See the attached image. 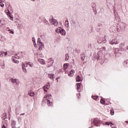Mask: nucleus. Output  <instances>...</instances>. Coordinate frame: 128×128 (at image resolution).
I'll list each match as a JSON object with an SVG mask.
<instances>
[{
    "instance_id": "26",
    "label": "nucleus",
    "mask_w": 128,
    "mask_h": 128,
    "mask_svg": "<svg viewBox=\"0 0 128 128\" xmlns=\"http://www.w3.org/2000/svg\"><path fill=\"white\" fill-rule=\"evenodd\" d=\"M80 84L81 83H78L76 84L77 90H80Z\"/></svg>"
},
{
    "instance_id": "40",
    "label": "nucleus",
    "mask_w": 128,
    "mask_h": 128,
    "mask_svg": "<svg viewBox=\"0 0 128 128\" xmlns=\"http://www.w3.org/2000/svg\"><path fill=\"white\" fill-rule=\"evenodd\" d=\"M128 64V61H126L124 62V64Z\"/></svg>"
},
{
    "instance_id": "33",
    "label": "nucleus",
    "mask_w": 128,
    "mask_h": 128,
    "mask_svg": "<svg viewBox=\"0 0 128 128\" xmlns=\"http://www.w3.org/2000/svg\"><path fill=\"white\" fill-rule=\"evenodd\" d=\"M106 124V126H110V124H112V122H106L105 123Z\"/></svg>"
},
{
    "instance_id": "17",
    "label": "nucleus",
    "mask_w": 128,
    "mask_h": 128,
    "mask_svg": "<svg viewBox=\"0 0 128 128\" xmlns=\"http://www.w3.org/2000/svg\"><path fill=\"white\" fill-rule=\"evenodd\" d=\"M19 54H20L21 56L24 57L26 56V52H20Z\"/></svg>"
},
{
    "instance_id": "5",
    "label": "nucleus",
    "mask_w": 128,
    "mask_h": 128,
    "mask_svg": "<svg viewBox=\"0 0 128 128\" xmlns=\"http://www.w3.org/2000/svg\"><path fill=\"white\" fill-rule=\"evenodd\" d=\"M92 124H94L96 126H98V122H100V121L98 120V118H94L92 120Z\"/></svg>"
},
{
    "instance_id": "19",
    "label": "nucleus",
    "mask_w": 128,
    "mask_h": 128,
    "mask_svg": "<svg viewBox=\"0 0 128 128\" xmlns=\"http://www.w3.org/2000/svg\"><path fill=\"white\" fill-rule=\"evenodd\" d=\"M0 6L1 8H4V4L2 2V0H0Z\"/></svg>"
},
{
    "instance_id": "21",
    "label": "nucleus",
    "mask_w": 128,
    "mask_h": 128,
    "mask_svg": "<svg viewBox=\"0 0 128 128\" xmlns=\"http://www.w3.org/2000/svg\"><path fill=\"white\" fill-rule=\"evenodd\" d=\"M65 26L66 28H68V20H66L65 21Z\"/></svg>"
},
{
    "instance_id": "36",
    "label": "nucleus",
    "mask_w": 128,
    "mask_h": 128,
    "mask_svg": "<svg viewBox=\"0 0 128 128\" xmlns=\"http://www.w3.org/2000/svg\"><path fill=\"white\" fill-rule=\"evenodd\" d=\"M32 40L34 42H36V38H32Z\"/></svg>"
},
{
    "instance_id": "29",
    "label": "nucleus",
    "mask_w": 128,
    "mask_h": 128,
    "mask_svg": "<svg viewBox=\"0 0 128 128\" xmlns=\"http://www.w3.org/2000/svg\"><path fill=\"white\" fill-rule=\"evenodd\" d=\"M100 102L102 104H104L105 102H106V100H102V99L100 100Z\"/></svg>"
},
{
    "instance_id": "12",
    "label": "nucleus",
    "mask_w": 128,
    "mask_h": 128,
    "mask_svg": "<svg viewBox=\"0 0 128 128\" xmlns=\"http://www.w3.org/2000/svg\"><path fill=\"white\" fill-rule=\"evenodd\" d=\"M16 121H14V120H12L11 124H12V128H14V126H16Z\"/></svg>"
},
{
    "instance_id": "46",
    "label": "nucleus",
    "mask_w": 128,
    "mask_h": 128,
    "mask_svg": "<svg viewBox=\"0 0 128 128\" xmlns=\"http://www.w3.org/2000/svg\"><path fill=\"white\" fill-rule=\"evenodd\" d=\"M112 128H116L114 126V127L112 126Z\"/></svg>"
},
{
    "instance_id": "44",
    "label": "nucleus",
    "mask_w": 128,
    "mask_h": 128,
    "mask_svg": "<svg viewBox=\"0 0 128 128\" xmlns=\"http://www.w3.org/2000/svg\"><path fill=\"white\" fill-rule=\"evenodd\" d=\"M126 124H128V121H126Z\"/></svg>"
},
{
    "instance_id": "38",
    "label": "nucleus",
    "mask_w": 128,
    "mask_h": 128,
    "mask_svg": "<svg viewBox=\"0 0 128 128\" xmlns=\"http://www.w3.org/2000/svg\"><path fill=\"white\" fill-rule=\"evenodd\" d=\"M4 56H8L7 52H4Z\"/></svg>"
},
{
    "instance_id": "22",
    "label": "nucleus",
    "mask_w": 128,
    "mask_h": 128,
    "mask_svg": "<svg viewBox=\"0 0 128 128\" xmlns=\"http://www.w3.org/2000/svg\"><path fill=\"white\" fill-rule=\"evenodd\" d=\"M68 68V64H64V70H66V68Z\"/></svg>"
},
{
    "instance_id": "14",
    "label": "nucleus",
    "mask_w": 128,
    "mask_h": 128,
    "mask_svg": "<svg viewBox=\"0 0 128 128\" xmlns=\"http://www.w3.org/2000/svg\"><path fill=\"white\" fill-rule=\"evenodd\" d=\"M16 57H13L12 60H14V62H15V64H18V60H16Z\"/></svg>"
},
{
    "instance_id": "25",
    "label": "nucleus",
    "mask_w": 128,
    "mask_h": 128,
    "mask_svg": "<svg viewBox=\"0 0 128 128\" xmlns=\"http://www.w3.org/2000/svg\"><path fill=\"white\" fill-rule=\"evenodd\" d=\"M110 113L112 116H114V109H110Z\"/></svg>"
},
{
    "instance_id": "9",
    "label": "nucleus",
    "mask_w": 128,
    "mask_h": 128,
    "mask_svg": "<svg viewBox=\"0 0 128 128\" xmlns=\"http://www.w3.org/2000/svg\"><path fill=\"white\" fill-rule=\"evenodd\" d=\"M28 94L30 96H34V92L32 90H30L28 91Z\"/></svg>"
},
{
    "instance_id": "39",
    "label": "nucleus",
    "mask_w": 128,
    "mask_h": 128,
    "mask_svg": "<svg viewBox=\"0 0 128 128\" xmlns=\"http://www.w3.org/2000/svg\"><path fill=\"white\" fill-rule=\"evenodd\" d=\"M98 26H100V27L102 26V24H98Z\"/></svg>"
},
{
    "instance_id": "30",
    "label": "nucleus",
    "mask_w": 128,
    "mask_h": 128,
    "mask_svg": "<svg viewBox=\"0 0 128 128\" xmlns=\"http://www.w3.org/2000/svg\"><path fill=\"white\" fill-rule=\"evenodd\" d=\"M44 48V46H40L38 48V50H42V48Z\"/></svg>"
},
{
    "instance_id": "15",
    "label": "nucleus",
    "mask_w": 128,
    "mask_h": 128,
    "mask_svg": "<svg viewBox=\"0 0 128 128\" xmlns=\"http://www.w3.org/2000/svg\"><path fill=\"white\" fill-rule=\"evenodd\" d=\"M65 60L68 61V60L69 58H70V56H68V54H66L65 55Z\"/></svg>"
},
{
    "instance_id": "23",
    "label": "nucleus",
    "mask_w": 128,
    "mask_h": 128,
    "mask_svg": "<svg viewBox=\"0 0 128 128\" xmlns=\"http://www.w3.org/2000/svg\"><path fill=\"white\" fill-rule=\"evenodd\" d=\"M0 40L1 42H4V40H6V38L1 36H0Z\"/></svg>"
},
{
    "instance_id": "27",
    "label": "nucleus",
    "mask_w": 128,
    "mask_h": 128,
    "mask_svg": "<svg viewBox=\"0 0 128 128\" xmlns=\"http://www.w3.org/2000/svg\"><path fill=\"white\" fill-rule=\"evenodd\" d=\"M22 70H23V72H24L25 74H26V72H26V67H24V66H22Z\"/></svg>"
},
{
    "instance_id": "4",
    "label": "nucleus",
    "mask_w": 128,
    "mask_h": 128,
    "mask_svg": "<svg viewBox=\"0 0 128 128\" xmlns=\"http://www.w3.org/2000/svg\"><path fill=\"white\" fill-rule=\"evenodd\" d=\"M38 44L40 46H44V44L42 42L40 38H38Z\"/></svg>"
},
{
    "instance_id": "47",
    "label": "nucleus",
    "mask_w": 128,
    "mask_h": 128,
    "mask_svg": "<svg viewBox=\"0 0 128 128\" xmlns=\"http://www.w3.org/2000/svg\"><path fill=\"white\" fill-rule=\"evenodd\" d=\"M32 0L33 2H34V0Z\"/></svg>"
},
{
    "instance_id": "18",
    "label": "nucleus",
    "mask_w": 128,
    "mask_h": 128,
    "mask_svg": "<svg viewBox=\"0 0 128 128\" xmlns=\"http://www.w3.org/2000/svg\"><path fill=\"white\" fill-rule=\"evenodd\" d=\"M28 66H30V68L34 67V63L32 62H28Z\"/></svg>"
},
{
    "instance_id": "42",
    "label": "nucleus",
    "mask_w": 128,
    "mask_h": 128,
    "mask_svg": "<svg viewBox=\"0 0 128 128\" xmlns=\"http://www.w3.org/2000/svg\"><path fill=\"white\" fill-rule=\"evenodd\" d=\"M20 116H24V113L21 114Z\"/></svg>"
},
{
    "instance_id": "3",
    "label": "nucleus",
    "mask_w": 128,
    "mask_h": 128,
    "mask_svg": "<svg viewBox=\"0 0 128 128\" xmlns=\"http://www.w3.org/2000/svg\"><path fill=\"white\" fill-rule=\"evenodd\" d=\"M50 22L52 26H56L58 24V21L54 19V18L50 20Z\"/></svg>"
},
{
    "instance_id": "41",
    "label": "nucleus",
    "mask_w": 128,
    "mask_h": 128,
    "mask_svg": "<svg viewBox=\"0 0 128 128\" xmlns=\"http://www.w3.org/2000/svg\"><path fill=\"white\" fill-rule=\"evenodd\" d=\"M2 128H6V127L4 125H2Z\"/></svg>"
},
{
    "instance_id": "37",
    "label": "nucleus",
    "mask_w": 128,
    "mask_h": 128,
    "mask_svg": "<svg viewBox=\"0 0 128 128\" xmlns=\"http://www.w3.org/2000/svg\"><path fill=\"white\" fill-rule=\"evenodd\" d=\"M34 46L35 48H36V42H34Z\"/></svg>"
},
{
    "instance_id": "34",
    "label": "nucleus",
    "mask_w": 128,
    "mask_h": 128,
    "mask_svg": "<svg viewBox=\"0 0 128 128\" xmlns=\"http://www.w3.org/2000/svg\"><path fill=\"white\" fill-rule=\"evenodd\" d=\"M98 96H92V98L93 100H96V98H98Z\"/></svg>"
},
{
    "instance_id": "43",
    "label": "nucleus",
    "mask_w": 128,
    "mask_h": 128,
    "mask_svg": "<svg viewBox=\"0 0 128 128\" xmlns=\"http://www.w3.org/2000/svg\"><path fill=\"white\" fill-rule=\"evenodd\" d=\"M82 60H84V58H82Z\"/></svg>"
},
{
    "instance_id": "49",
    "label": "nucleus",
    "mask_w": 128,
    "mask_h": 128,
    "mask_svg": "<svg viewBox=\"0 0 128 128\" xmlns=\"http://www.w3.org/2000/svg\"><path fill=\"white\" fill-rule=\"evenodd\" d=\"M56 80H58V78H56Z\"/></svg>"
},
{
    "instance_id": "45",
    "label": "nucleus",
    "mask_w": 128,
    "mask_h": 128,
    "mask_svg": "<svg viewBox=\"0 0 128 128\" xmlns=\"http://www.w3.org/2000/svg\"><path fill=\"white\" fill-rule=\"evenodd\" d=\"M2 20H0V22L2 24Z\"/></svg>"
},
{
    "instance_id": "11",
    "label": "nucleus",
    "mask_w": 128,
    "mask_h": 128,
    "mask_svg": "<svg viewBox=\"0 0 128 128\" xmlns=\"http://www.w3.org/2000/svg\"><path fill=\"white\" fill-rule=\"evenodd\" d=\"M48 78H50V80H54V74H49L48 75Z\"/></svg>"
},
{
    "instance_id": "13",
    "label": "nucleus",
    "mask_w": 128,
    "mask_h": 128,
    "mask_svg": "<svg viewBox=\"0 0 128 128\" xmlns=\"http://www.w3.org/2000/svg\"><path fill=\"white\" fill-rule=\"evenodd\" d=\"M28 62H25L24 63H22V67L24 66V68H26L28 66Z\"/></svg>"
},
{
    "instance_id": "6",
    "label": "nucleus",
    "mask_w": 128,
    "mask_h": 128,
    "mask_svg": "<svg viewBox=\"0 0 128 128\" xmlns=\"http://www.w3.org/2000/svg\"><path fill=\"white\" fill-rule=\"evenodd\" d=\"M74 70H72L68 72V76H74Z\"/></svg>"
},
{
    "instance_id": "8",
    "label": "nucleus",
    "mask_w": 128,
    "mask_h": 128,
    "mask_svg": "<svg viewBox=\"0 0 128 128\" xmlns=\"http://www.w3.org/2000/svg\"><path fill=\"white\" fill-rule=\"evenodd\" d=\"M50 83H48L46 86H44V92H46V90H48L50 88Z\"/></svg>"
},
{
    "instance_id": "31",
    "label": "nucleus",
    "mask_w": 128,
    "mask_h": 128,
    "mask_svg": "<svg viewBox=\"0 0 128 128\" xmlns=\"http://www.w3.org/2000/svg\"><path fill=\"white\" fill-rule=\"evenodd\" d=\"M115 56H120V52H115Z\"/></svg>"
},
{
    "instance_id": "35",
    "label": "nucleus",
    "mask_w": 128,
    "mask_h": 128,
    "mask_svg": "<svg viewBox=\"0 0 128 128\" xmlns=\"http://www.w3.org/2000/svg\"><path fill=\"white\" fill-rule=\"evenodd\" d=\"M8 32H10V34H14V31H12L10 30H8Z\"/></svg>"
},
{
    "instance_id": "16",
    "label": "nucleus",
    "mask_w": 128,
    "mask_h": 128,
    "mask_svg": "<svg viewBox=\"0 0 128 128\" xmlns=\"http://www.w3.org/2000/svg\"><path fill=\"white\" fill-rule=\"evenodd\" d=\"M118 42L117 41L116 42H114V40H112V42H110V44H118Z\"/></svg>"
},
{
    "instance_id": "1",
    "label": "nucleus",
    "mask_w": 128,
    "mask_h": 128,
    "mask_svg": "<svg viewBox=\"0 0 128 128\" xmlns=\"http://www.w3.org/2000/svg\"><path fill=\"white\" fill-rule=\"evenodd\" d=\"M56 32L57 34H60L62 36H66V31L60 27H58L56 29Z\"/></svg>"
},
{
    "instance_id": "7",
    "label": "nucleus",
    "mask_w": 128,
    "mask_h": 128,
    "mask_svg": "<svg viewBox=\"0 0 128 128\" xmlns=\"http://www.w3.org/2000/svg\"><path fill=\"white\" fill-rule=\"evenodd\" d=\"M12 82L13 84H19L20 81H18V80H16V79H12Z\"/></svg>"
},
{
    "instance_id": "48",
    "label": "nucleus",
    "mask_w": 128,
    "mask_h": 128,
    "mask_svg": "<svg viewBox=\"0 0 128 128\" xmlns=\"http://www.w3.org/2000/svg\"><path fill=\"white\" fill-rule=\"evenodd\" d=\"M0 36H2V35L0 34Z\"/></svg>"
},
{
    "instance_id": "2",
    "label": "nucleus",
    "mask_w": 128,
    "mask_h": 128,
    "mask_svg": "<svg viewBox=\"0 0 128 128\" xmlns=\"http://www.w3.org/2000/svg\"><path fill=\"white\" fill-rule=\"evenodd\" d=\"M52 97V95L51 94H46L45 95L44 98H46L48 102H47V104H48V106H52V102L50 101V98Z\"/></svg>"
},
{
    "instance_id": "20",
    "label": "nucleus",
    "mask_w": 128,
    "mask_h": 128,
    "mask_svg": "<svg viewBox=\"0 0 128 128\" xmlns=\"http://www.w3.org/2000/svg\"><path fill=\"white\" fill-rule=\"evenodd\" d=\"M8 16L10 17V20H14V18L12 17V14H10L8 13Z\"/></svg>"
},
{
    "instance_id": "24",
    "label": "nucleus",
    "mask_w": 128,
    "mask_h": 128,
    "mask_svg": "<svg viewBox=\"0 0 128 128\" xmlns=\"http://www.w3.org/2000/svg\"><path fill=\"white\" fill-rule=\"evenodd\" d=\"M4 51L0 52V56L1 58H2V56H4Z\"/></svg>"
},
{
    "instance_id": "28",
    "label": "nucleus",
    "mask_w": 128,
    "mask_h": 128,
    "mask_svg": "<svg viewBox=\"0 0 128 128\" xmlns=\"http://www.w3.org/2000/svg\"><path fill=\"white\" fill-rule=\"evenodd\" d=\"M76 80L77 82H80V76H77Z\"/></svg>"
},
{
    "instance_id": "32",
    "label": "nucleus",
    "mask_w": 128,
    "mask_h": 128,
    "mask_svg": "<svg viewBox=\"0 0 128 128\" xmlns=\"http://www.w3.org/2000/svg\"><path fill=\"white\" fill-rule=\"evenodd\" d=\"M2 68H4V61L2 62Z\"/></svg>"
},
{
    "instance_id": "10",
    "label": "nucleus",
    "mask_w": 128,
    "mask_h": 128,
    "mask_svg": "<svg viewBox=\"0 0 128 128\" xmlns=\"http://www.w3.org/2000/svg\"><path fill=\"white\" fill-rule=\"evenodd\" d=\"M38 62L41 64H46V61L42 58H39L38 60Z\"/></svg>"
}]
</instances>
